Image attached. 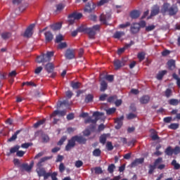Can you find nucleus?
Wrapping results in <instances>:
<instances>
[{
  "instance_id": "obj_29",
  "label": "nucleus",
  "mask_w": 180,
  "mask_h": 180,
  "mask_svg": "<svg viewBox=\"0 0 180 180\" xmlns=\"http://www.w3.org/2000/svg\"><path fill=\"white\" fill-rule=\"evenodd\" d=\"M167 72V70L160 71L156 76L157 79H159V80L162 79V78L164 77V75H165Z\"/></svg>"
},
{
  "instance_id": "obj_5",
  "label": "nucleus",
  "mask_w": 180,
  "mask_h": 180,
  "mask_svg": "<svg viewBox=\"0 0 180 180\" xmlns=\"http://www.w3.org/2000/svg\"><path fill=\"white\" fill-rule=\"evenodd\" d=\"M77 32L79 33H86V34H89V39H94V34H95L92 29L89 27H86L84 25H82L77 28Z\"/></svg>"
},
{
  "instance_id": "obj_31",
  "label": "nucleus",
  "mask_w": 180,
  "mask_h": 180,
  "mask_svg": "<svg viewBox=\"0 0 180 180\" xmlns=\"http://www.w3.org/2000/svg\"><path fill=\"white\" fill-rule=\"evenodd\" d=\"M51 158V157H44L40 159L39 162L37 163V167H42L43 162H46V161H49Z\"/></svg>"
},
{
  "instance_id": "obj_62",
  "label": "nucleus",
  "mask_w": 180,
  "mask_h": 180,
  "mask_svg": "<svg viewBox=\"0 0 180 180\" xmlns=\"http://www.w3.org/2000/svg\"><path fill=\"white\" fill-rule=\"evenodd\" d=\"M180 153V147L179 146H175V148L173 149V154L175 155H177V154H179Z\"/></svg>"
},
{
  "instance_id": "obj_54",
  "label": "nucleus",
  "mask_w": 180,
  "mask_h": 180,
  "mask_svg": "<svg viewBox=\"0 0 180 180\" xmlns=\"http://www.w3.org/2000/svg\"><path fill=\"white\" fill-rule=\"evenodd\" d=\"M58 49H60V50L63 49H67V42H60L58 46Z\"/></svg>"
},
{
  "instance_id": "obj_2",
  "label": "nucleus",
  "mask_w": 180,
  "mask_h": 180,
  "mask_svg": "<svg viewBox=\"0 0 180 180\" xmlns=\"http://www.w3.org/2000/svg\"><path fill=\"white\" fill-rule=\"evenodd\" d=\"M53 56H54L53 51H48L46 53H42L41 56L37 57V63L38 64L49 63L51 60Z\"/></svg>"
},
{
  "instance_id": "obj_55",
  "label": "nucleus",
  "mask_w": 180,
  "mask_h": 180,
  "mask_svg": "<svg viewBox=\"0 0 180 180\" xmlns=\"http://www.w3.org/2000/svg\"><path fill=\"white\" fill-rule=\"evenodd\" d=\"M156 168H157V167L155 166L154 165H150L148 174H153V172H154V169H155Z\"/></svg>"
},
{
  "instance_id": "obj_24",
  "label": "nucleus",
  "mask_w": 180,
  "mask_h": 180,
  "mask_svg": "<svg viewBox=\"0 0 180 180\" xmlns=\"http://www.w3.org/2000/svg\"><path fill=\"white\" fill-rule=\"evenodd\" d=\"M100 85L101 92H105L108 89V83L105 80H102Z\"/></svg>"
},
{
  "instance_id": "obj_20",
  "label": "nucleus",
  "mask_w": 180,
  "mask_h": 180,
  "mask_svg": "<svg viewBox=\"0 0 180 180\" xmlns=\"http://www.w3.org/2000/svg\"><path fill=\"white\" fill-rule=\"evenodd\" d=\"M110 19V15L109 14H101L100 16V21L101 23H103V25H106V22Z\"/></svg>"
},
{
  "instance_id": "obj_48",
  "label": "nucleus",
  "mask_w": 180,
  "mask_h": 180,
  "mask_svg": "<svg viewBox=\"0 0 180 180\" xmlns=\"http://www.w3.org/2000/svg\"><path fill=\"white\" fill-rule=\"evenodd\" d=\"M179 127V124L172 123L169 126V129L172 130H176Z\"/></svg>"
},
{
  "instance_id": "obj_39",
  "label": "nucleus",
  "mask_w": 180,
  "mask_h": 180,
  "mask_svg": "<svg viewBox=\"0 0 180 180\" xmlns=\"http://www.w3.org/2000/svg\"><path fill=\"white\" fill-rule=\"evenodd\" d=\"M71 86L73 88V89H79L81 88V83L77 82H71Z\"/></svg>"
},
{
  "instance_id": "obj_19",
  "label": "nucleus",
  "mask_w": 180,
  "mask_h": 180,
  "mask_svg": "<svg viewBox=\"0 0 180 180\" xmlns=\"http://www.w3.org/2000/svg\"><path fill=\"white\" fill-rule=\"evenodd\" d=\"M19 148L20 146L19 145H16L10 149V151L6 153L7 157H11V155L15 154V153H18L19 151Z\"/></svg>"
},
{
  "instance_id": "obj_42",
  "label": "nucleus",
  "mask_w": 180,
  "mask_h": 180,
  "mask_svg": "<svg viewBox=\"0 0 180 180\" xmlns=\"http://www.w3.org/2000/svg\"><path fill=\"white\" fill-rule=\"evenodd\" d=\"M115 169H116V166L115 165V164H111L108 167V171L110 174H113Z\"/></svg>"
},
{
  "instance_id": "obj_30",
  "label": "nucleus",
  "mask_w": 180,
  "mask_h": 180,
  "mask_svg": "<svg viewBox=\"0 0 180 180\" xmlns=\"http://www.w3.org/2000/svg\"><path fill=\"white\" fill-rule=\"evenodd\" d=\"M1 36L3 40H8V39H9L11 36H12V34L11 32H6L1 33Z\"/></svg>"
},
{
  "instance_id": "obj_58",
  "label": "nucleus",
  "mask_w": 180,
  "mask_h": 180,
  "mask_svg": "<svg viewBox=\"0 0 180 180\" xmlns=\"http://www.w3.org/2000/svg\"><path fill=\"white\" fill-rule=\"evenodd\" d=\"M57 175H58V174L57 173V172H51V178L52 180H58V179L57 178Z\"/></svg>"
},
{
  "instance_id": "obj_63",
  "label": "nucleus",
  "mask_w": 180,
  "mask_h": 180,
  "mask_svg": "<svg viewBox=\"0 0 180 180\" xmlns=\"http://www.w3.org/2000/svg\"><path fill=\"white\" fill-rule=\"evenodd\" d=\"M154 29H155V25H154L146 27V32H151L152 30H154Z\"/></svg>"
},
{
  "instance_id": "obj_25",
  "label": "nucleus",
  "mask_w": 180,
  "mask_h": 180,
  "mask_svg": "<svg viewBox=\"0 0 180 180\" xmlns=\"http://www.w3.org/2000/svg\"><path fill=\"white\" fill-rule=\"evenodd\" d=\"M169 105H171V106H178L179 105V100L176 98H172L168 101Z\"/></svg>"
},
{
  "instance_id": "obj_11",
  "label": "nucleus",
  "mask_w": 180,
  "mask_h": 180,
  "mask_svg": "<svg viewBox=\"0 0 180 180\" xmlns=\"http://www.w3.org/2000/svg\"><path fill=\"white\" fill-rule=\"evenodd\" d=\"M96 8V5L94 3H87L85 8L84 12H88V13H91Z\"/></svg>"
},
{
  "instance_id": "obj_35",
  "label": "nucleus",
  "mask_w": 180,
  "mask_h": 180,
  "mask_svg": "<svg viewBox=\"0 0 180 180\" xmlns=\"http://www.w3.org/2000/svg\"><path fill=\"white\" fill-rule=\"evenodd\" d=\"M166 155H172L174 154V149L171 146H168L165 150Z\"/></svg>"
},
{
  "instance_id": "obj_46",
  "label": "nucleus",
  "mask_w": 180,
  "mask_h": 180,
  "mask_svg": "<svg viewBox=\"0 0 180 180\" xmlns=\"http://www.w3.org/2000/svg\"><path fill=\"white\" fill-rule=\"evenodd\" d=\"M165 95L166 98H170L172 96V90H171V89H167L165 91Z\"/></svg>"
},
{
  "instance_id": "obj_9",
  "label": "nucleus",
  "mask_w": 180,
  "mask_h": 180,
  "mask_svg": "<svg viewBox=\"0 0 180 180\" xmlns=\"http://www.w3.org/2000/svg\"><path fill=\"white\" fill-rule=\"evenodd\" d=\"M32 168H33V164L29 165L27 163H22L20 166V170L21 172H24V171H26V172H30V171H32Z\"/></svg>"
},
{
  "instance_id": "obj_8",
  "label": "nucleus",
  "mask_w": 180,
  "mask_h": 180,
  "mask_svg": "<svg viewBox=\"0 0 180 180\" xmlns=\"http://www.w3.org/2000/svg\"><path fill=\"white\" fill-rule=\"evenodd\" d=\"M35 26L36 25L34 24H31L30 26H28L24 33V37H32L33 35V29H34Z\"/></svg>"
},
{
  "instance_id": "obj_7",
  "label": "nucleus",
  "mask_w": 180,
  "mask_h": 180,
  "mask_svg": "<svg viewBox=\"0 0 180 180\" xmlns=\"http://www.w3.org/2000/svg\"><path fill=\"white\" fill-rule=\"evenodd\" d=\"M65 57L66 60H73V58H75V50L68 49L65 53Z\"/></svg>"
},
{
  "instance_id": "obj_34",
  "label": "nucleus",
  "mask_w": 180,
  "mask_h": 180,
  "mask_svg": "<svg viewBox=\"0 0 180 180\" xmlns=\"http://www.w3.org/2000/svg\"><path fill=\"white\" fill-rule=\"evenodd\" d=\"M61 23L58 22L56 24H53L51 25V29H52V30H60V29H61Z\"/></svg>"
},
{
  "instance_id": "obj_60",
  "label": "nucleus",
  "mask_w": 180,
  "mask_h": 180,
  "mask_svg": "<svg viewBox=\"0 0 180 180\" xmlns=\"http://www.w3.org/2000/svg\"><path fill=\"white\" fill-rule=\"evenodd\" d=\"M65 6H64V4H59L56 5V11H63V9H64Z\"/></svg>"
},
{
  "instance_id": "obj_3",
  "label": "nucleus",
  "mask_w": 180,
  "mask_h": 180,
  "mask_svg": "<svg viewBox=\"0 0 180 180\" xmlns=\"http://www.w3.org/2000/svg\"><path fill=\"white\" fill-rule=\"evenodd\" d=\"M99 116H102V114L98 111H96L93 113V117H95L94 119H92V117H88L87 119L84 120L85 124H88V123H92L91 129H95V124H96V122L99 120Z\"/></svg>"
},
{
  "instance_id": "obj_17",
  "label": "nucleus",
  "mask_w": 180,
  "mask_h": 180,
  "mask_svg": "<svg viewBox=\"0 0 180 180\" xmlns=\"http://www.w3.org/2000/svg\"><path fill=\"white\" fill-rule=\"evenodd\" d=\"M123 119H124V116H121L115 120V123H117V125L115 126V129L117 130H119L123 126Z\"/></svg>"
},
{
  "instance_id": "obj_23",
  "label": "nucleus",
  "mask_w": 180,
  "mask_h": 180,
  "mask_svg": "<svg viewBox=\"0 0 180 180\" xmlns=\"http://www.w3.org/2000/svg\"><path fill=\"white\" fill-rule=\"evenodd\" d=\"M36 171L39 176H44V174H46V169L44 167H39Z\"/></svg>"
},
{
  "instance_id": "obj_10",
  "label": "nucleus",
  "mask_w": 180,
  "mask_h": 180,
  "mask_svg": "<svg viewBox=\"0 0 180 180\" xmlns=\"http://www.w3.org/2000/svg\"><path fill=\"white\" fill-rule=\"evenodd\" d=\"M130 32L132 34H136V33L140 32V25H139V22L132 23L130 27Z\"/></svg>"
},
{
  "instance_id": "obj_61",
  "label": "nucleus",
  "mask_w": 180,
  "mask_h": 180,
  "mask_svg": "<svg viewBox=\"0 0 180 180\" xmlns=\"http://www.w3.org/2000/svg\"><path fill=\"white\" fill-rule=\"evenodd\" d=\"M41 71H43V67L39 66L35 69L34 74H36L37 75H39V74H40Z\"/></svg>"
},
{
  "instance_id": "obj_6",
  "label": "nucleus",
  "mask_w": 180,
  "mask_h": 180,
  "mask_svg": "<svg viewBox=\"0 0 180 180\" xmlns=\"http://www.w3.org/2000/svg\"><path fill=\"white\" fill-rule=\"evenodd\" d=\"M45 71L48 72V74H51L49 76L51 78H56V75H57V72H54V64L52 63H48L45 65Z\"/></svg>"
},
{
  "instance_id": "obj_57",
  "label": "nucleus",
  "mask_w": 180,
  "mask_h": 180,
  "mask_svg": "<svg viewBox=\"0 0 180 180\" xmlns=\"http://www.w3.org/2000/svg\"><path fill=\"white\" fill-rule=\"evenodd\" d=\"M161 162H162V158H158L155 160L153 165L158 167V164H161Z\"/></svg>"
},
{
  "instance_id": "obj_51",
  "label": "nucleus",
  "mask_w": 180,
  "mask_h": 180,
  "mask_svg": "<svg viewBox=\"0 0 180 180\" xmlns=\"http://www.w3.org/2000/svg\"><path fill=\"white\" fill-rule=\"evenodd\" d=\"M63 40H64L63 35L59 34V35L56 36V43H61V41H63Z\"/></svg>"
},
{
  "instance_id": "obj_12",
  "label": "nucleus",
  "mask_w": 180,
  "mask_h": 180,
  "mask_svg": "<svg viewBox=\"0 0 180 180\" xmlns=\"http://www.w3.org/2000/svg\"><path fill=\"white\" fill-rule=\"evenodd\" d=\"M72 139H73L75 143L77 141L79 143V144H85L86 143V139L84 138L83 136H72Z\"/></svg>"
},
{
  "instance_id": "obj_26",
  "label": "nucleus",
  "mask_w": 180,
  "mask_h": 180,
  "mask_svg": "<svg viewBox=\"0 0 180 180\" xmlns=\"http://www.w3.org/2000/svg\"><path fill=\"white\" fill-rule=\"evenodd\" d=\"M123 36H124V32H122V31H116L112 37L114 39H120V37H123Z\"/></svg>"
},
{
  "instance_id": "obj_1",
  "label": "nucleus",
  "mask_w": 180,
  "mask_h": 180,
  "mask_svg": "<svg viewBox=\"0 0 180 180\" xmlns=\"http://www.w3.org/2000/svg\"><path fill=\"white\" fill-rule=\"evenodd\" d=\"M179 9L178 8V6L171 4L168 2L164 3L162 6L160 12L162 15H165L167 13L169 16H175L179 12Z\"/></svg>"
},
{
  "instance_id": "obj_37",
  "label": "nucleus",
  "mask_w": 180,
  "mask_h": 180,
  "mask_svg": "<svg viewBox=\"0 0 180 180\" xmlns=\"http://www.w3.org/2000/svg\"><path fill=\"white\" fill-rule=\"evenodd\" d=\"M117 99V96H116V95L111 96L108 98L107 102H108L109 103H115V102H116Z\"/></svg>"
},
{
  "instance_id": "obj_21",
  "label": "nucleus",
  "mask_w": 180,
  "mask_h": 180,
  "mask_svg": "<svg viewBox=\"0 0 180 180\" xmlns=\"http://www.w3.org/2000/svg\"><path fill=\"white\" fill-rule=\"evenodd\" d=\"M139 102L141 103V105H147L148 102H150V97L148 95H144L142 97L140 98Z\"/></svg>"
},
{
  "instance_id": "obj_38",
  "label": "nucleus",
  "mask_w": 180,
  "mask_h": 180,
  "mask_svg": "<svg viewBox=\"0 0 180 180\" xmlns=\"http://www.w3.org/2000/svg\"><path fill=\"white\" fill-rule=\"evenodd\" d=\"M93 101H94V95L88 94L86 96V98L84 99V102L86 103H89V102H92Z\"/></svg>"
},
{
  "instance_id": "obj_33",
  "label": "nucleus",
  "mask_w": 180,
  "mask_h": 180,
  "mask_svg": "<svg viewBox=\"0 0 180 180\" xmlns=\"http://www.w3.org/2000/svg\"><path fill=\"white\" fill-rule=\"evenodd\" d=\"M89 29H91L94 33V39H95V34H96V32L99 31L101 29V25H96L93 26L92 27H89Z\"/></svg>"
},
{
  "instance_id": "obj_16",
  "label": "nucleus",
  "mask_w": 180,
  "mask_h": 180,
  "mask_svg": "<svg viewBox=\"0 0 180 180\" xmlns=\"http://www.w3.org/2000/svg\"><path fill=\"white\" fill-rule=\"evenodd\" d=\"M143 162H144L143 158H136L131 163V168H134V167H137L139 164H143Z\"/></svg>"
},
{
  "instance_id": "obj_53",
  "label": "nucleus",
  "mask_w": 180,
  "mask_h": 180,
  "mask_svg": "<svg viewBox=\"0 0 180 180\" xmlns=\"http://www.w3.org/2000/svg\"><path fill=\"white\" fill-rule=\"evenodd\" d=\"M76 168H81L84 165V162L82 160H77L75 163Z\"/></svg>"
},
{
  "instance_id": "obj_28",
  "label": "nucleus",
  "mask_w": 180,
  "mask_h": 180,
  "mask_svg": "<svg viewBox=\"0 0 180 180\" xmlns=\"http://www.w3.org/2000/svg\"><path fill=\"white\" fill-rule=\"evenodd\" d=\"M19 133H20V130H18L16 131L14 134L8 139V141L9 143L12 142V141H15V140H16L18 139V134H19Z\"/></svg>"
},
{
  "instance_id": "obj_13",
  "label": "nucleus",
  "mask_w": 180,
  "mask_h": 180,
  "mask_svg": "<svg viewBox=\"0 0 180 180\" xmlns=\"http://www.w3.org/2000/svg\"><path fill=\"white\" fill-rule=\"evenodd\" d=\"M158 13H160V6H158L157 4L154 5L151 8L150 17L157 16V15H158Z\"/></svg>"
},
{
  "instance_id": "obj_49",
  "label": "nucleus",
  "mask_w": 180,
  "mask_h": 180,
  "mask_svg": "<svg viewBox=\"0 0 180 180\" xmlns=\"http://www.w3.org/2000/svg\"><path fill=\"white\" fill-rule=\"evenodd\" d=\"M115 112H116V108H109L106 110V115H113Z\"/></svg>"
},
{
  "instance_id": "obj_52",
  "label": "nucleus",
  "mask_w": 180,
  "mask_h": 180,
  "mask_svg": "<svg viewBox=\"0 0 180 180\" xmlns=\"http://www.w3.org/2000/svg\"><path fill=\"white\" fill-rule=\"evenodd\" d=\"M65 140H67V136H63L61 137V139H60V141L58 142V146H63V144H64V141H65Z\"/></svg>"
},
{
  "instance_id": "obj_59",
  "label": "nucleus",
  "mask_w": 180,
  "mask_h": 180,
  "mask_svg": "<svg viewBox=\"0 0 180 180\" xmlns=\"http://www.w3.org/2000/svg\"><path fill=\"white\" fill-rule=\"evenodd\" d=\"M31 146H33V143H25L21 145L22 148H29L31 147Z\"/></svg>"
},
{
  "instance_id": "obj_50",
  "label": "nucleus",
  "mask_w": 180,
  "mask_h": 180,
  "mask_svg": "<svg viewBox=\"0 0 180 180\" xmlns=\"http://www.w3.org/2000/svg\"><path fill=\"white\" fill-rule=\"evenodd\" d=\"M72 16H75V19L76 20H79V19H81L82 18V13H72Z\"/></svg>"
},
{
  "instance_id": "obj_14",
  "label": "nucleus",
  "mask_w": 180,
  "mask_h": 180,
  "mask_svg": "<svg viewBox=\"0 0 180 180\" xmlns=\"http://www.w3.org/2000/svg\"><path fill=\"white\" fill-rule=\"evenodd\" d=\"M74 147H75V142L73 138H71L68 141V144L65 146V150L70 151V150H71V148H74Z\"/></svg>"
},
{
  "instance_id": "obj_40",
  "label": "nucleus",
  "mask_w": 180,
  "mask_h": 180,
  "mask_svg": "<svg viewBox=\"0 0 180 180\" xmlns=\"http://www.w3.org/2000/svg\"><path fill=\"white\" fill-rule=\"evenodd\" d=\"M45 122H46L45 119H43L37 122L35 124H34V129H37L38 127H40V126H41V124H44Z\"/></svg>"
},
{
  "instance_id": "obj_43",
  "label": "nucleus",
  "mask_w": 180,
  "mask_h": 180,
  "mask_svg": "<svg viewBox=\"0 0 180 180\" xmlns=\"http://www.w3.org/2000/svg\"><path fill=\"white\" fill-rule=\"evenodd\" d=\"M75 15H72V14H70L68 15V22L70 23V25H72L74 24V22H75Z\"/></svg>"
},
{
  "instance_id": "obj_47",
  "label": "nucleus",
  "mask_w": 180,
  "mask_h": 180,
  "mask_svg": "<svg viewBox=\"0 0 180 180\" xmlns=\"http://www.w3.org/2000/svg\"><path fill=\"white\" fill-rule=\"evenodd\" d=\"M172 165L174 167V169H179L180 168V165L179 163L176 162V160H172Z\"/></svg>"
},
{
  "instance_id": "obj_64",
  "label": "nucleus",
  "mask_w": 180,
  "mask_h": 180,
  "mask_svg": "<svg viewBox=\"0 0 180 180\" xmlns=\"http://www.w3.org/2000/svg\"><path fill=\"white\" fill-rule=\"evenodd\" d=\"M106 147L108 151H112V150H113V145L112 144V142H108Z\"/></svg>"
},
{
  "instance_id": "obj_22",
  "label": "nucleus",
  "mask_w": 180,
  "mask_h": 180,
  "mask_svg": "<svg viewBox=\"0 0 180 180\" xmlns=\"http://www.w3.org/2000/svg\"><path fill=\"white\" fill-rule=\"evenodd\" d=\"M65 115H67V111L65 110H62V111L56 110L53 111V112L51 114V116H52V117H54L57 115L63 117V116H65Z\"/></svg>"
},
{
  "instance_id": "obj_15",
  "label": "nucleus",
  "mask_w": 180,
  "mask_h": 180,
  "mask_svg": "<svg viewBox=\"0 0 180 180\" xmlns=\"http://www.w3.org/2000/svg\"><path fill=\"white\" fill-rule=\"evenodd\" d=\"M141 15V13H140V11L139 10H134L131 11L129 13V16L132 19H139Z\"/></svg>"
},
{
  "instance_id": "obj_45",
  "label": "nucleus",
  "mask_w": 180,
  "mask_h": 180,
  "mask_svg": "<svg viewBox=\"0 0 180 180\" xmlns=\"http://www.w3.org/2000/svg\"><path fill=\"white\" fill-rule=\"evenodd\" d=\"M106 139H108V136H106V134L101 135L100 136V143H101V144H105Z\"/></svg>"
},
{
  "instance_id": "obj_32",
  "label": "nucleus",
  "mask_w": 180,
  "mask_h": 180,
  "mask_svg": "<svg viewBox=\"0 0 180 180\" xmlns=\"http://www.w3.org/2000/svg\"><path fill=\"white\" fill-rule=\"evenodd\" d=\"M152 132L150 137L152 139V140H153L154 141H155V140H160V136H158V134H157V132H155V130L152 129Z\"/></svg>"
},
{
  "instance_id": "obj_56",
  "label": "nucleus",
  "mask_w": 180,
  "mask_h": 180,
  "mask_svg": "<svg viewBox=\"0 0 180 180\" xmlns=\"http://www.w3.org/2000/svg\"><path fill=\"white\" fill-rule=\"evenodd\" d=\"M161 54L162 57H167V56H169V54H171V51L166 49L162 51Z\"/></svg>"
},
{
  "instance_id": "obj_36",
  "label": "nucleus",
  "mask_w": 180,
  "mask_h": 180,
  "mask_svg": "<svg viewBox=\"0 0 180 180\" xmlns=\"http://www.w3.org/2000/svg\"><path fill=\"white\" fill-rule=\"evenodd\" d=\"M64 105L65 106H67L68 105V100H65L63 101H58L57 103V109H60L61 106Z\"/></svg>"
},
{
  "instance_id": "obj_27",
  "label": "nucleus",
  "mask_w": 180,
  "mask_h": 180,
  "mask_svg": "<svg viewBox=\"0 0 180 180\" xmlns=\"http://www.w3.org/2000/svg\"><path fill=\"white\" fill-rule=\"evenodd\" d=\"M168 69L172 71L175 68V61L174 60H169L167 62Z\"/></svg>"
},
{
  "instance_id": "obj_41",
  "label": "nucleus",
  "mask_w": 180,
  "mask_h": 180,
  "mask_svg": "<svg viewBox=\"0 0 180 180\" xmlns=\"http://www.w3.org/2000/svg\"><path fill=\"white\" fill-rule=\"evenodd\" d=\"M92 154L94 157H101V155L102 154V150H101L99 148H96L94 150Z\"/></svg>"
},
{
  "instance_id": "obj_4",
  "label": "nucleus",
  "mask_w": 180,
  "mask_h": 180,
  "mask_svg": "<svg viewBox=\"0 0 180 180\" xmlns=\"http://www.w3.org/2000/svg\"><path fill=\"white\" fill-rule=\"evenodd\" d=\"M129 61V58L127 57H124L122 58V60H114V67L115 68V70H119L120 68H122V67H124V65H126V64H127V62Z\"/></svg>"
},
{
  "instance_id": "obj_44",
  "label": "nucleus",
  "mask_w": 180,
  "mask_h": 180,
  "mask_svg": "<svg viewBox=\"0 0 180 180\" xmlns=\"http://www.w3.org/2000/svg\"><path fill=\"white\" fill-rule=\"evenodd\" d=\"M137 58H139V61H143L146 58V53H144V52H140L138 53Z\"/></svg>"
},
{
  "instance_id": "obj_18",
  "label": "nucleus",
  "mask_w": 180,
  "mask_h": 180,
  "mask_svg": "<svg viewBox=\"0 0 180 180\" xmlns=\"http://www.w3.org/2000/svg\"><path fill=\"white\" fill-rule=\"evenodd\" d=\"M45 36V40L47 43H50L54 39V36L53 35V33L51 32L48 31L44 33Z\"/></svg>"
}]
</instances>
